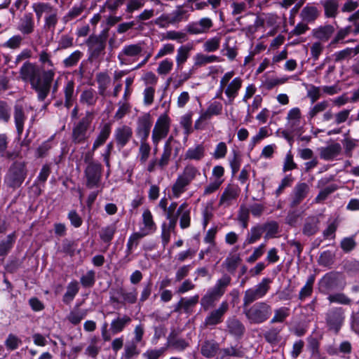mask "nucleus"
<instances>
[{"mask_svg": "<svg viewBox=\"0 0 359 359\" xmlns=\"http://www.w3.org/2000/svg\"><path fill=\"white\" fill-rule=\"evenodd\" d=\"M14 241V234L11 233L8 235L4 240L0 242V256H4L8 253L12 248Z\"/></svg>", "mask_w": 359, "mask_h": 359, "instance_id": "obj_62", "label": "nucleus"}, {"mask_svg": "<svg viewBox=\"0 0 359 359\" xmlns=\"http://www.w3.org/2000/svg\"><path fill=\"white\" fill-rule=\"evenodd\" d=\"M152 121L151 115L146 113L138 117L137 120L136 135L140 140H147L151 128Z\"/></svg>", "mask_w": 359, "mask_h": 359, "instance_id": "obj_17", "label": "nucleus"}, {"mask_svg": "<svg viewBox=\"0 0 359 359\" xmlns=\"http://www.w3.org/2000/svg\"><path fill=\"white\" fill-rule=\"evenodd\" d=\"M264 229V232H266L264 238L269 239L273 238L278 231V224L276 222H266L262 225Z\"/></svg>", "mask_w": 359, "mask_h": 359, "instance_id": "obj_61", "label": "nucleus"}, {"mask_svg": "<svg viewBox=\"0 0 359 359\" xmlns=\"http://www.w3.org/2000/svg\"><path fill=\"white\" fill-rule=\"evenodd\" d=\"M287 125L292 130H295L301 122V111L298 107L292 108L287 115Z\"/></svg>", "mask_w": 359, "mask_h": 359, "instance_id": "obj_35", "label": "nucleus"}, {"mask_svg": "<svg viewBox=\"0 0 359 359\" xmlns=\"http://www.w3.org/2000/svg\"><path fill=\"white\" fill-rule=\"evenodd\" d=\"M229 304L226 302H222L219 308L212 311L207 316L205 323L208 326H213L222 321L223 316L227 311Z\"/></svg>", "mask_w": 359, "mask_h": 359, "instance_id": "obj_21", "label": "nucleus"}, {"mask_svg": "<svg viewBox=\"0 0 359 359\" xmlns=\"http://www.w3.org/2000/svg\"><path fill=\"white\" fill-rule=\"evenodd\" d=\"M147 140H140V143L137 158L142 164H144L147 161L151 150V146Z\"/></svg>", "mask_w": 359, "mask_h": 359, "instance_id": "obj_42", "label": "nucleus"}, {"mask_svg": "<svg viewBox=\"0 0 359 359\" xmlns=\"http://www.w3.org/2000/svg\"><path fill=\"white\" fill-rule=\"evenodd\" d=\"M233 70L225 72L220 78L219 87L215 97L221 98L224 94L227 104H232L238 97L243 84V79L241 76H234Z\"/></svg>", "mask_w": 359, "mask_h": 359, "instance_id": "obj_2", "label": "nucleus"}, {"mask_svg": "<svg viewBox=\"0 0 359 359\" xmlns=\"http://www.w3.org/2000/svg\"><path fill=\"white\" fill-rule=\"evenodd\" d=\"M92 114L87 112L86 116L75 123L72 128V139L75 144L84 143L94 131L92 127Z\"/></svg>", "mask_w": 359, "mask_h": 359, "instance_id": "obj_5", "label": "nucleus"}, {"mask_svg": "<svg viewBox=\"0 0 359 359\" xmlns=\"http://www.w3.org/2000/svg\"><path fill=\"white\" fill-rule=\"evenodd\" d=\"M142 50L140 43L124 45L117 56L120 65H130L137 61Z\"/></svg>", "mask_w": 359, "mask_h": 359, "instance_id": "obj_8", "label": "nucleus"}, {"mask_svg": "<svg viewBox=\"0 0 359 359\" xmlns=\"http://www.w3.org/2000/svg\"><path fill=\"white\" fill-rule=\"evenodd\" d=\"M14 120L18 134L20 136L24 130V123L26 120V116L21 106L15 105Z\"/></svg>", "mask_w": 359, "mask_h": 359, "instance_id": "obj_39", "label": "nucleus"}, {"mask_svg": "<svg viewBox=\"0 0 359 359\" xmlns=\"http://www.w3.org/2000/svg\"><path fill=\"white\" fill-rule=\"evenodd\" d=\"M79 290V284L76 281L71 282L67 287V291L63 296V302L68 304L71 302Z\"/></svg>", "mask_w": 359, "mask_h": 359, "instance_id": "obj_54", "label": "nucleus"}, {"mask_svg": "<svg viewBox=\"0 0 359 359\" xmlns=\"http://www.w3.org/2000/svg\"><path fill=\"white\" fill-rule=\"evenodd\" d=\"M319 15L318 8L312 4H308L303 8L301 11L300 16L302 20L306 22H311L316 20Z\"/></svg>", "mask_w": 359, "mask_h": 359, "instance_id": "obj_32", "label": "nucleus"}, {"mask_svg": "<svg viewBox=\"0 0 359 359\" xmlns=\"http://www.w3.org/2000/svg\"><path fill=\"white\" fill-rule=\"evenodd\" d=\"M279 260V256L278 255V250L273 248L269 250L265 262H259L257 264L255 269H263L268 266L269 264L276 263Z\"/></svg>", "mask_w": 359, "mask_h": 359, "instance_id": "obj_53", "label": "nucleus"}, {"mask_svg": "<svg viewBox=\"0 0 359 359\" xmlns=\"http://www.w3.org/2000/svg\"><path fill=\"white\" fill-rule=\"evenodd\" d=\"M97 100V96L95 90L88 88L84 90L80 95V102L82 104H87L88 106H93L95 104Z\"/></svg>", "mask_w": 359, "mask_h": 359, "instance_id": "obj_43", "label": "nucleus"}, {"mask_svg": "<svg viewBox=\"0 0 359 359\" xmlns=\"http://www.w3.org/2000/svg\"><path fill=\"white\" fill-rule=\"evenodd\" d=\"M266 27H270L271 30L268 32V35L273 36L278 31L280 25V18L275 13L264 14Z\"/></svg>", "mask_w": 359, "mask_h": 359, "instance_id": "obj_37", "label": "nucleus"}, {"mask_svg": "<svg viewBox=\"0 0 359 359\" xmlns=\"http://www.w3.org/2000/svg\"><path fill=\"white\" fill-rule=\"evenodd\" d=\"M271 313V306L266 302H257L245 311L247 318L254 324L264 323L269 318Z\"/></svg>", "mask_w": 359, "mask_h": 359, "instance_id": "obj_6", "label": "nucleus"}, {"mask_svg": "<svg viewBox=\"0 0 359 359\" xmlns=\"http://www.w3.org/2000/svg\"><path fill=\"white\" fill-rule=\"evenodd\" d=\"M227 331L235 337H241L245 330L242 323L236 318H230L226 320Z\"/></svg>", "mask_w": 359, "mask_h": 359, "instance_id": "obj_33", "label": "nucleus"}, {"mask_svg": "<svg viewBox=\"0 0 359 359\" xmlns=\"http://www.w3.org/2000/svg\"><path fill=\"white\" fill-rule=\"evenodd\" d=\"M171 120L167 114H161L152 130L151 140L156 150L159 142L167 137L170 129Z\"/></svg>", "mask_w": 359, "mask_h": 359, "instance_id": "obj_7", "label": "nucleus"}, {"mask_svg": "<svg viewBox=\"0 0 359 359\" xmlns=\"http://www.w3.org/2000/svg\"><path fill=\"white\" fill-rule=\"evenodd\" d=\"M4 344L7 350L12 351L17 349L21 345L22 341L18 336L9 334Z\"/></svg>", "mask_w": 359, "mask_h": 359, "instance_id": "obj_64", "label": "nucleus"}, {"mask_svg": "<svg viewBox=\"0 0 359 359\" xmlns=\"http://www.w3.org/2000/svg\"><path fill=\"white\" fill-rule=\"evenodd\" d=\"M170 14L173 25L188 19L187 11L182 8V6H177Z\"/></svg>", "mask_w": 359, "mask_h": 359, "instance_id": "obj_56", "label": "nucleus"}, {"mask_svg": "<svg viewBox=\"0 0 359 359\" xmlns=\"http://www.w3.org/2000/svg\"><path fill=\"white\" fill-rule=\"evenodd\" d=\"M39 62L40 67L29 61L25 62L19 73L22 81L29 82L31 88L37 93L38 100L43 101L50 93L56 67L51 60L50 53L46 50L39 53Z\"/></svg>", "mask_w": 359, "mask_h": 359, "instance_id": "obj_1", "label": "nucleus"}, {"mask_svg": "<svg viewBox=\"0 0 359 359\" xmlns=\"http://www.w3.org/2000/svg\"><path fill=\"white\" fill-rule=\"evenodd\" d=\"M133 129L127 125H122L116 128L114 139L119 149L123 148L133 137Z\"/></svg>", "mask_w": 359, "mask_h": 359, "instance_id": "obj_20", "label": "nucleus"}, {"mask_svg": "<svg viewBox=\"0 0 359 359\" xmlns=\"http://www.w3.org/2000/svg\"><path fill=\"white\" fill-rule=\"evenodd\" d=\"M156 229L157 226L151 212L149 209H144L142 214L141 222L139 224V231L143 235L148 236L154 233Z\"/></svg>", "mask_w": 359, "mask_h": 359, "instance_id": "obj_19", "label": "nucleus"}, {"mask_svg": "<svg viewBox=\"0 0 359 359\" xmlns=\"http://www.w3.org/2000/svg\"><path fill=\"white\" fill-rule=\"evenodd\" d=\"M177 203L172 202L169 206H167L165 212V217L169 220L168 224H162V239L165 243H168L170 238V233L174 232L175 229V212L177 209Z\"/></svg>", "mask_w": 359, "mask_h": 359, "instance_id": "obj_12", "label": "nucleus"}, {"mask_svg": "<svg viewBox=\"0 0 359 359\" xmlns=\"http://www.w3.org/2000/svg\"><path fill=\"white\" fill-rule=\"evenodd\" d=\"M335 32V28L332 25L319 26L312 30L313 36L322 43L328 41Z\"/></svg>", "mask_w": 359, "mask_h": 359, "instance_id": "obj_23", "label": "nucleus"}, {"mask_svg": "<svg viewBox=\"0 0 359 359\" xmlns=\"http://www.w3.org/2000/svg\"><path fill=\"white\" fill-rule=\"evenodd\" d=\"M65 105L69 109L74 101V81L73 79L68 80L64 87Z\"/></svg>", "mask_w": 359, "mask_h": 359, "instance_id": "obj_36", "label": "nucleus"}, {"mask_svg": "<svg viewBox=\"0 0 359 359\" xmlns=\"http://www.w3.org/2000/svg\"><path fill=\"white\" fill-rule=\"evenodd\" d=\"M111 133V127L109 124L105 123L101 128L99 134L95 138L92 150L95 151L97 148L102 146L108 139Z\"/></svg>", "mask_w": 359, "mask_h": 359, "instance_id": "obj_34", "label": "nucleus"}, {"mask_svg": "<svg viewBox=\"0 0 359 359\" xmlns=\"http://www.w3.org/2000/svg\"><path fill=\"white\" fill-rule=\"evenodd\" d=\"M171 137H170L165 143L163 151L161 154V158L158 161L160 167L163 168L168 165L170 158L171 156L172 148L170 146Z\"/></svg>", "mask_w": 359, "mask_h": 359, "instance_id": "obj_55", "label": "nucleus"}, {"mask_svg": "<svg viewBox=\"0 0 359 359\" xmlns=\"http://www.w3.org/2000/svg\"><path fill=\"white\" fill-rule=\"evenodd\" d=\"M320 4L324 8L327 18H335L338 13L339 4L337 0H321Z\"/></svg>", "mask_w": 359, "mask_h": 359, "instance_id": "obj_38", "label": "nucleus"}, {"mask_svg": "<svg viewBox=\"0 0 359 359\" xmlns=\"http://www.w3.org/2000/svg\"><path fill=\"white\" fill-rule=\"evenodd\" d=\"M96 81L98 84L99 93L102 95L109 86L111 79L107 73L100 72L96 75Z\"/></svg>", "mask_w": 359, "mask_h": 359, "instance_id": "obj_49", "label": "nucleus"}, {"mask_svg": "<svg viewBox=\"0 0 359 359\" xmlns=\"http://www.w3.org/2000/svg\"><path fill=\"white\" fill-rule=\"evenodd\" d=\"M84 10V6L81 4H75L64 16L65 22H69L79 16Z\"/></svg>", "mask_w": 359, "mask_h": 359, "instance_id": "obj_63", "label": "nucleus"}, {"mask_svg": "<svg viewBox=\"0 0 359 359\" xmlns=\"http://www.w3.org/2000/svg\"><path fill=\"white\" fill-rule=\"evenodd\" d=\"M38 22L51 14L57 8L47 2H36L32 6Z\"/></svg>", "mask_w": 359, "mask_h": 359, "instance_id": "obj_24", "label": "nucleus"}, {"mask_svg": "<svg viewBox=\"0 0 359 359\" xmlns=\"http://www.w3.org/2000/svg\"><path fill=\"white\" fill-rule=\"evenodd\" d=\"M206 155V149L203 143H198L190 147L184 153V159L193 161H201Z\"/></svg>", "mask_w": 359, "mask_h": 359, "instance_id": "obj_22", "label": "nucleus"}, {"mask_svg": "<svg viewBox=\"0 0 359 359\" xmlns=\"http://www.w3.org/2000/svg\"><path fill=\"white\" fill-rule=\"evenodd\" d=\"M191 208L190 205L186 201L182 203L178 206L175 212V225L177 224V219H179L180 226L182 229L189 228L191 226Z\"/></svg>", "mask_w": 359, "mask_h": 359, "instance_id": "obj_15", "label": "nucleus"}, {"mask_svg": "<svg viewBox=\"0 0 359 359\" xmlns=\"http://www.w3.org/2000/svg\"><path fill=\"white\" fill-rule=\"evenodd\" d=\"M309 189V188L307 184L304 182L297 184L294 189L292 205L295 206L300 203L306 196Z\"/></svg>", "mask_w": 359, "mask_h": 359, "instance_id": "obj_31", "label": "nucleus"}, {"mask_svg": "<svg viewBox=\"0 0 359 359\" xmlns=\"http://www.w3.org/2000/svg\"><path fill=\"white\" fill-rule=\"evenodd\" d=\"M244 352L241 347L231 346L219 350L216 359H229L231 357L241 358Z\"/></svg>", "mask_w": 359, "mask_h": 359, "instance_id": "obj_30", "label": "nucleus"}, {"mask_svg": "<svg viewBox=\"0 0 359 359\" xmlns=\"http://www.w3.org/2000/svg\"><path fill=\"white\" fill-rule=\"evenodd\" d=\"M26 176L25 165L21 162H15L9 168L5 177V182L11 187H18Z\"/></svg>", "mask_w": 359, "mask_h": 359, "instance_id": "obj_10", "label": "nucleus"}, {"mask_svg": "<svg viewBox=\"0 0 359 359\" xmlns=\"http://www.w3.org/2000/svg\"><path fill=\"white\" fill-rule=\"evenodd\" d=\"M264 233V229L262 225L257 224L251 228L250 233L248 235L246 241L249 244H252L257 242Z\"/></svg>", "mask_w": 359, "mask_h": 359, "instance_id": "obj_58", "label": "nucleus"}, {"mask_svg": "<svg viewBox=\"0 0 359 359\" xmlns=\"http://www.w3.org/2000/svg\"><path fill=\"white\" fill-rule=\"evenodd\" d=\"M201 175L200 170L193 164H187L178 174L171 187L172 196L179 198L188 189L189 184Z\"/></svg>", "mask_w": 359, "mask_h": 359, "instance_id": "obj_3", "label": "nucleus"}, {"mask_svg": "<svg viewBox=\"0 0 359 359\" xmlns=\"http://www.w3.org/2000/svg\"><path fill=\"white\" fill-rule=\"evenodd\" d=\"M116 231V226L115 224H111L102 228L100 232V239L107 243H109L113 239L114 236Z\"/></svg>", "mask_w": 359, "mask_h": 359, "instance_id": "obj_48", "label": "nucleus"}, {"mask_svg": "<svg viewBox=\"0 0 359 359\" xmlns=\"http://www.w3.org/2000/svg\"><path fill=\"white\" fill-rule=\"evenodd\" d=\"M212 26V20L210 18L205 17L199 20L189 22L186 29L191 34L198 35L208 33Z\"/></svg>", "mask_w": 359, "mask_h": 359, "instance_id": "obj_14", "label": "nucleus"}, {"mask_svg": "<svg viewBox=\"0 0 359 359\" xmlns=\"http://www.w3.org/2000/svg\"><path fill=\"white\" fill-rule=\"evenodd\" d=\"M270 135L269 130L266 126L261 127L257 133L253 135L248 144V149L252 151L255 146L260 143L262 140Z\"/></svg>", "mask_w": 359, "mask_h": 359, "instance_id": "obj_40", "label": "nucleus"}, {"mask_svg": "<svg viewBox=\"0 0 359 359\" xmlns=\"http://www.w3.org/2000/svg\"><path fill=\"white\" fill-rule=\"evenodd\" d=\"M224 168L222 165H215L212 170L210 181L222 184L224 182Z\"/></svg>", "mask_w": 359, "mask_h": 359, "instance_id": "obj_59", "label": "nucleus"}, {"mask_svg": "<svg viewBox=\"0 0 359 359\" xmlns=\"http://www.w3.org/2000/svg\"><path fill=\"white\" fill-rule=\"evenodd\" d=\"M102 165L99 163L90 162L85 170L86 187L89 189L97 187L101 178Z\"/></svg>", "mask_w": 359, "mask_h": 359, "instance_id": "obj_13", "label": "nucleus"}, {"mask_svg": "<svg viewBox=\"0 0 359 359\" xmlns=\"http://www.w3.org/2000/svg\"><path fill=\"white\" fill-rule=\"evenodd\" d=\"M359 53V45L355 48H346L344 50L334 53L335 61H341L346 58L353 57Z\"/></svg>", "mask_w": 359, "mask_h": 359, "instance_id": "obj_45", "label": "nucleus"}, {"mask_svg": "<svg viewBox=\"0 0 359 359\" xmlns=\"http://www.w3.org/2000/svg\"><path fill=\"white\" fill-rule=\"evenodd\" d=\"M137 344L138 343L132 340L128 342L125 345L122 358L125 359H132L137 356L140 353V351L137 348Z\"/></svg>", "mask_w": 359, "mask_h": 359, "instance_id": "obj_46", "label": "nucleus"}, {"mask_svg": "<svg viewBox=\"0 0 359 359\" xmlns=\"http://www.w3.org/2000/svg\"><path fill=\"white\" fill-rule=\"evenodd\" d=\"M219 350V344L213 340L205 341L201 345V353L203 356L208 358L216 359Z\"/></svg>", "mask_w": 359, "mask_h": 359, "instance_id": "obj_27", "label": "nucleus"}, {"mask_svg": "<svg viewBox=\"0 0 359 359\" xmlns=\"http://www.w3.org/2000/svg\"><path fill=\"white\" fill-rule=\"evenodd\" d=\"M240 194V189L237 185L229 184L224 189L220 196L219 205L224 208L230 206L236 201Z\"/></svg>", "mask_w": 359, "mask_h": 359, "instance_id": "obj_18", "label": "nucleus"}, {"mask_svg": "<svg viewBox=\"0 0 359 359\" xmlns=\"http://www.w3.org/2000/svg\"><path fill=\"white\" fill-rule=\"evenodd\" d=\"M342 287L339 281V274L332 271L325 274L319 283L320 290L323 293H328Z\"/></svg>", "mask_w": 359, "mask_h": 359, "instance_id": "obj_16", "label": "nucleus"}, {"mask_svg": "<svg viewBox=\"0 0 359 359\" xmlns=\"http://www.w3.org/2000/svg\"><path fill=\"white\" fill-rule=\"evenodd\" d=\"M192 45L186 44L180 46L177 50L175 56L176 68L181 70L185 62L187 61L190 56V53L192 50Z\"/></svg>", "mask_w": 359, "mask_h": 359, "instance_id": "obj_26", "label": "nucleus"}, {"mask_svg": "<svg viewBox=\"0 0 359 359\" xmlns=\"http://www.w3.org/2000/svg\"><path fill=\"white\" fill-rule=\"evenodd\" d=\"M248 4L245 1H233L231 4V15L235 17L237 22H239L243 14L248 11Z\"/></svg>", "mask_w": 359, "mask_h": 359, "instance_id": "obj_41", "label": "nucleus"}, {"mask_svg": "<svg viewBox=\"0 0 359 359\" xmlns=\"http://www.w3.org/2000/svg\"><path fill=\"white\" fill-rule=\"evenodd\" d=\"M318 220L317 218L309 217L304 224L303 233L305 235L311 236L315 234L318 230Z\"/></svg>", "mask_w": 359, "mask_h": 359, "instance_id": "obj_52", "label": "nucleus"}, {"mask_svg": "<svg viewBox=\"0 0 359 359\" xmlns=\"http://www.w3.org/2000/svg\"><path fill=\"white\" fill-rule=\"evenodd\" d=\"M131 322V318L123 315L114 318L110 324V330L113 334L121 332Z\"/></svg>", "mask_w": 359, "mask_h": 359, "instance_id": "obj_28", "label": "nucleus"}, {"mask_svg": "<svg viewBox=\"0 0 359 359\" xmlns=\"http://www.w3.org/2000/svg\"><path fill=\"white\" fill-rule=\"evenodd\" d=\"M344 320V310L341 307H333L325 314V321L328 329L336 333L341 329Z\"/></svg>", "mask_w": 359, "mask_h": 359, "instance_id": "obj_11", "label": "nucleus"}, {"mask_svg": "<svg viewBox=\"0 0 359 359\" xmlns=\"http://www.w3.org/2000/svg\"><path fill=\"white\" fill-rule=\"evenodd\" d=\"M173 67L174 62L172 60L166 57L158 62L156 72L159 76H165L172 71Z\"/></svg>", "mask_w": 359, "mask_h": 359, "instance_id": "obj_44", "label": "nucleus"}, {"mask_svg": "<svg viewBox=\"0 0 359 359\" xmlns=\"http://www.w3.org/2000/svg\"><path fill=\"white\" fill-rule=\"evenodd\" d=\"M271 282V278H264L259 284L247 290L243 297L244 306L249 305L253 302L264 297L268 292Z\"/></svg>", "mask_w": 359, "mask_h": 359, "instance_id": "obj_9", "label": "nucleus"}, {"mask_svg": "<svg viewBox=\"0 0 359 359\" xmlns=\"http://www.w3.org/2000/svg\"><path fill=\"white\" fill-rule=\"evenodd\" d=\"M221 41L222 37L218 35L207 39L203 45L204 51L208 53L217 51L220 47Z\"/></svg>", "mask_w": 359, "mask_h": 359, "instance_id": "obj_47", "label": "nucleus"}, {"mask_svg": "<svg viewBox=\"0 0 359 359\" xmlns=\"http://www.w3.org/2000/svg\"><path fill=\"white\" fill-rule=\"evenodd\" d=\"M87 315L86 310L76 309L72 311L67 316V320L74 325L79 324Z\"/></svg>", "mask_w": 359, "mask_h": 359, "instance_id": "obj_60", "label": "nucleus"}, {"mask_svg": "<svg viewBox=\"0 0 359 359\" xmlns=\"http://www.w3.org/2000/svg\"><path fill=\"white\" fill-rule=\"evenodd\" d=\"M341 151L339 143H332L327 147L319 149L320 157L325 161H332L337 158Z\"/></svg>", "mask_w": 359, "mask_h": 359, "instance_id": "obj_25", "label": "nucleus"}, {"mask_svg": "<svg viewBox=\"0 0 359 359\" xmlns=\"http://www.w3.org/2000/svg\"><path fill=\"white\" fill-rule=\"evenodd\" d=\"M118 109L114 114V119L118 121L122 119L127 114L130 112L131 106L127 100H120L118 102Z\"/></svg>", "mask_w": 359, "mask_h": 359, "instance_id": "obj_57", "label": "nucleus"}, {"mask_svg": "<svg viewBox=\"0 0 359 359\" xmlns=\"http://www.w3.org/2000/svg\"><path fill=\"white\" fill-rule=\"evenodd\" d=\"M163 39L165 40L175 41L179 43H182L187 41V36L186 33L183 32L170 30L164 34Z\"/></svg>", "mask_w": 359, "mask_h": 359, "instance_id": "obj_51", "label": "nucleus"}, {"mask_svg": "<svg viewBox=\"0 0 359 359\" xmlns=\"http://www.w3.org/2000/svg\"><path fill=\"white\" fill-rule=\"evenodd\" d=\"M58 20V11L56 8L51 14L44 18L43 29L53 32Z\"/></svg>", "mask_w": 359, "mask_h": 359, "instance_id": "obj_50", "label": "nucleus"}, {"mask_svg": "<svg viewBox=\"0 0 359 359\" xmlns=\"http://www.w3.org/2000/svg\"><path fill=\"white\" fill-rule=\"evenodd\" d=\"M230 282L231 278L224 275L217 280L212 288L207 291L201 300V304L204 310L206 311L215 305L216 302L224 294L225 289L230 284Z\"/></svg>", "mask_w": 359, "mask_h": 359, "instance_id": "obj_4", "label": "nucleus"}, {"mask_svg": "<svg viewBox=\"0 0 359 359\" xmlns=\"http://www.w3.org/2000/svg\"><path fill=\"white\" fill-rule=\"evenodd\" d=\"M18 29L24 34H29L34 32V21L32 14L25 13L20 19Z\"/></svg>", "mask_w": 359, "mask_h": 359, "instance_id": "obj_29", "label": "nucleus"}]
</instances>
